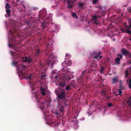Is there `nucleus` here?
<instances>
[{
    "instance_id": "11",
    "label": "nucleus",
    "mask_w": 131,
    "mask_h": 131,
    "mask_svg": "<svg viewBox=\"0 0 131 131\" xmlns=\"http://www.w3.org/2000/svg\"><path fill=\"white\" fill-rule=\"evenodd\" d=\"M64 106L63 105H59L58 107V108L59 109L60 112H62L64 111Z\"/></svg>"
},
{
    "instance_id": "4",
    "label": "nucleus",
    "mask_w": 131,
    "mask_h": 131,
    "mask_svg": "<svg viewBox=\"0 0 131 131\" xmlns=\"http://www.w3.org/2000/svg\"><path fill=\"white\" fill-rule=\"evenodd\" d=\"M5 8L7 13V14L5 15V16L6 17H9L10 15V7L9 5L7 3H6L5 5Z\"/></svg>"
},
{
    "instance_id": "21",
    "label": "nucleus",
    "mask_w": 131,
    "mask_h": 131,
    "mask_svg": "<svg viewBox=\"0 0 131 131\" xmlns=\"http://www.w3.org/2000/svg\"><path fill=\"white\" fill-rule=\"evenodd\" d=\"M72 16L73 17L76 18L77 19H78V17L77 16V14L73 12L72 13Z\"/></svg>"
},
{
    "instance_id": "25",
    "label": "nucleus",
    "mask_w": 131,
    "mask_h": 131,
    "mask_svg": "<svg viewBox=\"0 0 131 131\" xmlns=\"http://www.w3.org/2000/svg\"><path fill=\"white\" fill-rule=\"evenodd\" d=\"M33 76L34 75L32 74H30V75L29 77H27V79L28 80H30L31 79V76Z\"/></svg>"
},
{
    "instance_id": "20",
    "label": "nucleus",
    "mask_w": 131,
    "mask_h": 131,
    "mask_svg": "<svg viewBox=\"0 0 131 131\" xmlns=\"http://www.w3.org/2000/svg\"><path fill=\"white\" fill-rule=\"evenodd\" d=\"M20 7L21 8L23 7L22 9L23 10H25V6L23 4V2H21V4H20Z\"/></svg>"
},
{
    "instance_id": "14",
    "label": "nucleus",
    "mask_w": 131,
    "mask_h": 131,
    "mask_svg": "<svg viewBox=\"0 0 131 131\" xmlns=\"http://www.w3.org/2000/svg\"><path fill=\"white\" fill-rule=\"evenodd\" d=\"M112 83H116L118 81V77L117 76H116L115 77L113 78L112 79Z\"/></svg>"
},
{
    "instance_id": "34",
    "label": "nucleus",
    "mask_w": 131,
    "mask_h": 131,
    "mask_svg": "<svg viewBox=\"0 0 131 131\" xmlns=\"http://www.w3.org/2000/svg\"><path fill=\"white\" fill-rule=\"evenodd\" d=\"M112 104L111 103H109L108 104V107H111L112 106Z\"/></svg>"
},
{
    "instance_id": "18",
    "label": "nucleus",
    "mask_w": 131,
    "mask_h": 131,
    "mask_svg": "<svg viewBox=\"0 0 131 131\" xmlns=\"http://www.w3.org/2000/svg\"><path fill=\"white\" fill-rule=\"evenodd\" d=\"M97 16L95 15L92 17V20L95 23L97 21Z\"/></svg>"
},
{
    "instance_id": "39",
    "label": "nucleus",
    "mask_w": 131,
    "mask_h": 131,
    "mask_svg": "<svg viewBox=\"0 0 131 131\" xmlns=\"http://www.w3.org/2000/svg\"><path fill=\"white\" fill-rule=\"evenodd\" d=\"M57 75H55V78L56 79H57Z\"/></svg>"
},
{
    "instance_id": "15",
    "label": "nucleus",
    "mask_w": 131,
    "mask_h": 131,
    "mask_svg": "<svg viewBox=\"0 0 131 131\" xmlns=\"http://www.w3.org/2000/svg\"><path fill=\"white\" fill-rule=\"evenodd\" d=\"M101 54V52H99L98 53V54L94 57V58L98 59H100L102 57V56L100 55Z\"/></svg>"
},
{
    "instance_id": "36",
    "label": "nucleus",
    "mask_w": 131,
    "mask_h": 131,
    "mask_svg": "<svg viewBox=\"0 0 131 131\" xmlns=\"http://www.w3.org/2000/svg\"><path fill=\"white\" fill-rule=\"evenodd\" d=\"M20 1V0H17L16 2L17 3H18Z\"/></svg>"
},
{
    "instance_id": "22",
    "label": "nucleus",
    "mask_w": 131,
    "mask_h": 131,
    "mask_svg": "<svg viewBox=\"0 0 131 131\" xmlns=\"http://www.w3.org/2000/svg\"><path fill=\"white\" fill-rule=\"evenodd\" d=\"M118 91L119 93L116 94V95H121V94L122 93L121 89H118Z\"/></svg>"
},
{
    "instance_id": "44",
    "label": "nucleus",
    "mask_w": 131,
    "mask_h": 131,
    "mask_svg": "<svg viewBox=\"0 0 131 131\" xmlns=\"http://www.w3.org/2000/svg\"><path fill=\"white\" fill-rule=\"evenodd\" d=\"M121 86H120V88H121Z\"/></svg>"
},
{
    "instance_id": "40",
    "label": "nucleus",
    "mask_w": 131,
    "mask_h": 131,
    "mask_svg": "<svg viewBox=\"0 0 131 131\" xmlns=\"http://www.w3.org/2000/svg\"><path fill=\"white\" fill-rule=\"evenodd\" d=\"M39 51H38L37 52L38 54H39Z\"/></svg>"
},
{
    "instance_id": "5",
    "label": "nucleus",
    "mask_w": 131,
    "mask_h": 131,
    "mask_svg": "<svg viewBox=\"0 0 131 131\" xmlns=\"http://www.w3.org/2000/svg\"><path fill=\"white\" fill-rule=\"evenodd\" d=\"M20 59H20L17 62H15L14 61L12 62L13 64L16 67L17 70H19V71H20L19 70V67H20V65L21 63V61L20 60Z\"/></svg>"
},
{
    "instance_id": "45",
    "label": "nucleus",
    "mask_w": 131,
    "mask_h": 131,
    "mask_svg": "<svg viewBox=\"0 0 131 131\" xmlns=\"http://www.w3.org/2000/svg\"><path fill=\"white\" fill-rule=\"evenodd\" d=\"M52 124H53V122L52 123Z\"/></svg>"
},
{
    "instance_id": "6",
    "label": "nucleus",
    "mask_w": 131,
    "mask_h": 131,
    "mask_svg": "<svg viewBox=\"0 0 131 131\" xmlns=\"http://www.w3.org/2000/svg\"><path fill=\"white\" fill-rule=\"evenodd\" d=\"M129 24V27L126 26V32L129 34H131V19L129 18L128 20Z\"/></svg>"
},
{
    "instance_id": "37",
    "label": "nucleus",
    "mask_w": 131,
    "mask_h": 131,
    "mask_svg": "<svg viewBox=\"0 0 131 131\" xmlns=\"http://www.w3.org/2000/svg\"><path fill=\"white\" fill-rule=\"evenodd\" d=\"M68 56H69L68 54H66V57H67Z\"/></svg>"
},
{
    "instance_id": "26",
    "label": "nucleus",
    "mask_w": 131,
    "mask_h": 131,
    "mask_svg": "<svg viewBox=\"0 0 131 131\" xmlns=\"http://www.w3.org/2000/svg\"><path fill=\"white\" fill-rule=\"evenodd\" d=\"M125 78L127 77V76L129 75V73H128V71L127 70H126L125 71Z\"/></svg>"
},
{
    "instance_id": "46",
    "label": "nucleus",
    "mask_w": 131,
    "mask_h": 131,
    "mask_svg": "<svg viewBox=\"0 0 131 131\" xmlns=\"http://www.w3.org/2000/svg\"><path fill=\"white\" fill-rule=\"evenodd\" d=\"M130 68V69H131V68Z\"/></svg>"
},
{
    "instance_id": "32",
    "label": "nucleus",
    "mask_w": 131,
    "mask_h": 131,
    "mask_svg": "<svg viewBox=\"0 0 131 131\" xmlns=\"http://www.w3.org/2000/svg\"><path fill=\"white\" fill-rule=\"evenodd\" d=\"M35 97H36V98L37 100L38 101V103H39V102L38 101V99H39V97H38V96H37L36 95H35Z\"/></svg>"
},
{
    "instance_id": "1",
    "label": "nucleus",
    "mask_w": 131,
    "mask_h": 131,
    "mask_svg": "<svg viewBox=\"0 0 131 131\" xmlns=\"http://www.w3.org/2000/svg\"><path fill=\"white\" fill-rule=\"evenodd\" d=\"M56 60V59L55 57L53 55L51 54L50 55V58L46 60V63L48 65L50 64L52 65L55 63Z\"/></svg>"
},
{
    "instance_id": "38",
    "label": "nucleus",
    "mask_w": 131,
    "mask_h": 131,
    "mask_svg": "<svg viewBox=\"0 0 131 131\" xmlns=\"http://www.w3.org/2000/svg\"><path fill=\"white\" fill-rule=\"evenodd\" d=\"M66 68V67H64V68H63V71H64L65 69H64Z\"/></svg>"
},
{
    "instance_id": "8",
    "label": "nucleus",
    "mask_w": 131,
    "mask_h": 131,
    "mask_svg": "<svg viewBox=\"0 0 131 131\" xmlns=\"http://www.w3.org/2000/svg\"><path fill=\"white\" fill-rule=\"evenodd\" d=\"M21 60L23 62H28V63H30L32 60L31 59L30 57H28L27 58L26 57H22Z\"/></svg>"
},
{
    "instance_id": "2",
    "label": "nucleus",
    "mask_w": 131,
    "mask_h": 131,
    "mask_svg": "<svg viewBox=\"0 0 131 131\" xmlns=\"http://www.w3.org/2000/svg\"><path fill=\"white\" fill-rule=\"evenodd\" d=\"M66 71H67V72H66L65 73H62V76L63 77V79L64 80H68L73 78V75H69V74L70 73V72L68 71V69Z\"/></svg>"
},
{
    "instance_id": "12",
    "label": "nucleus",
    "mask_w": 131,
    "mask_h": 131,
    "mask_svg": "<svg viewBox=\"0 0 131 131\" xmlns=\"http://www.w3.org/2000/svg\"><path fill=\"white\" fill-rule=\"evenodd\" d=\"M121 51L123 54L124 55H126L129 53V52L125 49H122Z\"/></svg>"
},
{
    "instance_id": "10",
    "label": "nucleus",
    "mask_w": 131,
    "mask_h": 131,
    "mask_svg": "<svg viewBox=\"0 0 131 131\" xmlns=\"http://www.w3.org/2000/svg\"><path fill=\"white\" fill-rule=\"evenodd\" d=\"M40 91L42 95H45L46 94V89H45L43 87H41L40 88Z\"/></svg>"
},
{
    "instance_id": "24",
    "label": "nucleus",
    "mask_w": 131,
    "mask_h": 131,
    "mask_svg": "<svg viewBox=\"0 0 131 131\" xmlns=\"http://www.w3.org/2000/svg\"><path fill=\"white\" fill-rule=\"evenodd\" d=\"M48 46H48V47L49 48V47H53V46L52 43L51 42L48 43Z\"/></svg>"
},
{
    "instance_id": "23",
    "label": "nucleus",
    "mask_w": 131,
    "mask_h": 131,
    "mask_svg": "<svg viewBox=\"0 0 131 131\" xmlns=\"http://www.w3.org/2000/svg\"><path fill=\"white\" fill-rule=\"evenodd\" d=\"M27 68L26 66L25 65H23L21 67V68L23 70H25Z\"/></svg>"
},
{
    "instance_id": "9",
    "label": "nucleus",
    "mask_w": 131,
    "mask_h": 131,
    "mask_svg": "<svg viewBox=\"0 0 131 131\" xmlns=\"http://www.w3.org/2000/svg\"><path fill=\"white\" fill-rule=\"evenodd\" d=\"M117 58L115 59V61L116 62L117 64H119L120 63L119 62L121 61V59L123 57L122 54H118L117 55Z\"/></svg>"
},
{
    "instance_id": "33",
    "label": "nucleus",
    "mask_w": 131,
    "mask_h": 131,
    "mask_svg": "<svg viewBox=\"0 0 131 131\" xmlns=\"http://www.w3.org/2000/svg\"><path fill=\"white\" fill-rule=\"evenodd\" d=\"M54 113L56 115H58L59 114V112L58 111H56L55 112H54Z\"/></svg>"
},
{
    "instance_id": "28",
    "label": "nucleus",
    "mask_w": 131,
    "mask_h": 131,
    "mask_svg": "<svg viewBox=\"0 0 131 131\" xmlns=\"http://www.w3.org/2000/svg\"><path fill=\"white\" fill-rule=\"evenodd\" d=\"M127 102L129 103L130 104H131V97H130L127 101Z\"/></svg>"
},
{
    "instance_id": "31",
    "label": "nucleus",
    "mask_w": 131,
    "mask_h": 131,
    "mask_svg": "<svg viewBox=\"0 0 131 131\" xmlns=\"http://www.w3.org/2000/svg\"><path fill=\"white\" fill-rule=\"evenodd\" d=\"M71 88L70 86H67L66 88V90H68L69 89Z\"/></svg>"
},
{
    "instance_id": "29",
    "label": "nucleus",
    "mask_w": 131,
    "mask_h": 131,
    "mask_svg": "<svg viewBox=\"0 0 131 131\" xmlns=\"http://www.w3.org/2000/svg\"><path fill=\"white\" fill-rule=\"evenodd\" d=\"M99 1V0H93L92 2L93 3V4H95L97 2V1Z\"/></svg>"
},
{
    "instance_id": "13",
    "label": "nucleus",
    "mask_w": 131,
    "mask_h": 131,
    "mask_svg": "<svg viewBox=\"0 0 131 131\" xmlns=\"http://www.w3.org/2000/svg\"><path fill=\"white\" fill-rule=\"evenodd\" d=\"M11 53L12 54L14 58L15 59H18V58H19V57L18 56L17 53H16L14 52L12 53Z\"/></svg>"
},
{
    "instance_id": "3",
    "label": "nucleus",
    "mask_w": 131,
    "mask_h": 131,
    "mask_svg": "<svg viewBox=\"0 0 131 131\" xmlns=\"http://www.w3.org/2000/svg\"><path fill=\"white\" fill-rule=\"evenodd\" d=\"M49 103L48 102L44 101L41 103L40 105L41 109L42 110H46L47 108L49 106Z\"/></svg>"
},
{
    "instance_id": "30",
    "label": "nucleus",
    "mask_w": 131,
    "mask_h": 131,
    "mask_svg": "<svg viewBox=\"0 0 131 131\" xmlns=\"http://www.w3.org/2000/svg\"><path fill=\"white\" fill-rule=\"evenodd\" d=\"M66 64V61H64L61 64V65L62 66H64Z\"/></svg>"
},
{
    "instance_id": "19",
    "label": "nucleus",
    "mask_w": 131,
    "mask_h": 131,
    "mask_svg": "<svg viewBox=\"0 0 131 131\" xmlns=\"http://www.w3.org/2000/svg\"><path fill=\"white\" fill-rule=\"evenodd\" d=\"M66 84V83L64 82H61L59 83V85L60 87H64Z\"/></svg>"
},
{
    "instance_id": "7",
    "label": "nucleus",
    "mask_w": 131,
    "mask_h": 131,
    "mask_svg": "<svg viewBox=\"0 0 131 131\" xmlns=\"http://www.w3.org/2000/svg\"><path fill=\"white\" fill-rule=\"evenodd\" d=\"M58 98L60 99H65V93L64 91L61 92L60 93L57 95Z\"/></svg>"
},
{
    "instance_id": "16",
    "label": "nucleus",
    "mask_w": 131,
    "mask_h": 131,
    "mask_svg": "<svg viewBox=\"0 0 131 131\" xmlns=\"http://www.w3.org/2000/svg\"><path fill=\"white\" fill-rule=\"evenodd\" d=\"M127 84L129 85V89L131 88V79H129V81H126Z\"/></svg>"
},
{
    "instance_id": "27",
    "label": "nucleus",
    "mask_w": 131,
    "mask_h": 131,
    "mask_svg": "<svg viewBox=\"0 0 131 131\" xmlns=\"http://www.w3.org/2000/svg\"><path fill=\"white\" fill-rule=\"evenodd\" d=\"M68 64H67V66H70L72 64L71 61L70 60L68 62Z\"/></svg>"
},
{
    "instance_id": "35",
    "label": "nucleus",
    "mask_w": 131,
    "mask_h": 131,
    "mask_svg": "<svg viewBox=\"0 0 131 131\" xmlns=\"http://www.w3.org/2000/svg\"><path fill=\"white\" fill-rule=\"evenodd\" d=\"M104 70V68H101V70H100V72L101 73H102V72Z\"/></svg>"
},
{
    "instance_id": "17",
    "label": "nucleus",
    "mask_w": 131,
    "mask_h": 131,
    "mask_svg": "<svg viewBox=\"0 0 131 131\" xmlns=\"http://www.w3.org/2000/svg\"><path fill=\"white\" fill-rule=\"evenodd\" d=\"M68 5L69 8H70L72 7V5L73 3H71L70 2L68 1Z\"/></svg>"
},
{
    "instance_id": "41",
    "label": "nucleus",
    "mask_w": 131,
    "mask_h": 131,
    "mask_svg": "<svg viewBox=\"0 0 131 131\" xmlns=\"http://www.w3.org/2000/svg\"><path fill=\"white\" fill-rule=\"evenodd\" d=\"M9 47H10V46L9 45Z\"/></svg>"
},
{
    "instance_id": "43",
    "label": "nucleus",
    "mask_w": 131,
    "mask_h": 131,
    "mask_svg": "<svg viewBox=\"0 0 131 131\" xmlns=\"http://www.w3.org/2000/svg\"><path fill=\"white\" fill-rule=\"evenodd\" d=\"M72 73L73 74V72H72Z\"/></svg>"
},
{
    "instance_id": "42",
    "label": "nucleus",
    "mask_w": 131,
    "mask_h": 131,
    "mask_svg": "<svg viewBox=\"0 0 131 131\" xmlns=\"http://www.w3.org/2000/svg\"><path fill=\"white\" fill-rule=\"evenodd\" d=\"M130 56H131V53H130Z\"/></svg>"
}]
</instances>
